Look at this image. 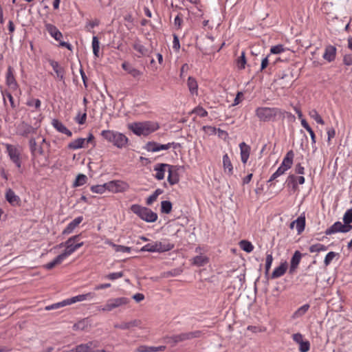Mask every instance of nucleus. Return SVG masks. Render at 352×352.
<instances>
[{
    "label": "nucleus",
    "instance_id": "1",
    "mask_svg": "<svg viewBox=\"0 0 352 352\" xmlns=\"http://www.w3.org/2000/svg\"><path fill=\"white\" fill-rule=\"evenodd\" d=\"M101 135L107 142L119 148L126 147L129 142L125 135L115 131L104 130L101 132Z\"/></svg>",
    "mask_w": 352,
    "mask_h": 352
},
{
    "label": "nucleus",
    "instance_id": "2",
    "mask_svg": "<svg viewBox=\"0 0 352 352\" xmlns=\"http://www.w3.org/2000/svg\"><path fill=\"white\" fill-rule=\"evenodd\" d=\"M292 116L290 113L282 111L278 108L258 107L256 109V115L261 121L267 122L273 120L276 116L285 117V114Z\"/></svg>",
    "mask_w": 352,
    "mask_h": 352
},
{
    "label": "nucleus",
    "instance_id": "3",
    "mask_svg": "<svg viewBox=\"0 0 352 352\" xmlns=\"http://www.w3.org/2000/svg\"><path fill=\"white\" fill-rule=\"evenodd\" d=\"M131 210L141 219L146 222L153 223L157 219V213L153 212L148 208L143 207L138 204H133L131 206Z\"/></svg>",
    "mask_w": 352,
    "mask_h": 352
},
{
    "label": "nucleus",
    "instance_id": "4",
    "mask_svg": "<svg viewBox=\"0 0 352 352\" xmlns=\"http://www.w3.org/2000/svg\"><path fill=\"white\" fill-rule=\"evenodd\" d=\"M94 296H95V294L91 293V292H89V293H87L85 294H80V295H78V296L72 297L70 298L64 300L62 302L54 303L51 305H48V306L45 307V310H47V311L52 310V309H59L60 307H65L66 305H69L73 303H76L77 302L84 301L86 300H91Z\"/></svg>",
    "mask_w": 352,
    "mask_h": 352
},
{
    "label": "nucleus",
    "instance_id": "5",
    "mask_svg": "<svg viewBox=\"0 0 352 352\" xmlns=\"http://www.w3.org/2000/svg\"><path fill=\"white\" fill-rule=\"evenodd\" d=\"M174 248V245L166 241H155L148 243L141 248L142 252H164Z\"/></svg>",
    "mask_w": 352,
    "mask_h": 352
},
{
    "label": "nucleus",
    "instance_id": "6",
    "mask_svg": "<svg viewBox=\"0 0 352 352\" xmlns=\"http://www.w3.org/2000/svg\"><path fill=\"white\" fill-rule=\"evenodd\" d=\"M294 152L293 151H289L286 154L284 157L280 166L276 170V171L271 176L268 182H271L273 180L276 179L277 177L283 175L287 170L291 168L293 164L294 159Z\"/></svg>",
    "mask_w": 352,
    "mask_h": 352
},
{
    "label": "nucleus",
    "instance_id": "7",
    "mask_svg": "<svg viewBox=\"0 0 352 352\" xmlns=\"http://www.w3.org/2000/svg\"><path fill=\"white\" fill-rule=\"evenodd\" d=\"M131 130L138 135H147L157 129L154 124L150 122L134 123L130 126Z\"/></svg>",
    "mask_w": 352,
    "mask_h": 352
},
{
    "label": "nucleus",
    "instance_id": "8",
    "mask_svg": "<svg viewBox=\"0 0 352 352\" xmlns=\"http://www.w3.org/2000/svg\"><path fill=\"white\" fill-rule=\"evenodd\" d=\"M6 151L10 160L16 165L18 168H21V152L17 146L6 144Z\"/></svg>",
    "mask_w": 352,
    "mask_h": 352
},
{
    "label": "nucleus",
    "instance_id": "9",
    "mask_svg": "<svg viewBox=\"0 0 352 352\" xmlns=\"http://www.w3.org/2000/svg\"><path fill=\"white\" fill-rule=\"evenodd\" d=\"M45 28L49 34L57 41H60L59 45L61 47H65L68 50H72L71 44L66 43L65 41H62L61 38H63L62 33L57 29V28L50 23H47L45 25Z\"/></svg>",
    "mask_w": 352,
    "mask_h": 352
},
{
    "label": "nucleus",
    "instance_id": "10",
    "mask_svg": "<svg viewBox=\"0 0 352 352\" xmlns=\"http://www.w3.org/2000/svg\"><path fill=\"white\" fill-rule=\"evenodd\" d=\"M129 302V299L125 297L109 299V300H107L104 306L102 308V310L104 311H110L113 309H116L124 305H126Z\"/></svg>",
    "mask_w": 352,
    "mask_h": 352
},
{
    "label": "nucleus",
    "instance_id": "11",
    "mask_svg": "<svg viewBox=\"0 0 352 352\" xmlns=\"http://www.w3.org/2000/svg\"><path fill=\"white\" fill-rule=\"evenodd\" d=\"M351 229V225H346L345 223H342L340 221H337L334 223L330 228H327L325 230L324 234L326 235H331L337 232L346 233L349 232Z\"/></svg>",
    "mask_w": 352,
    "mask_h": 352
},
{
    "label": "nucleus",
    "instance_id": "12",
    "mask_svg": "<svg viewBox=\"0 0 352 352\" xmlns=\"http://www.w3.org/2000/svg\"><path fill=\"white\" fill-rule=\"evenodd\" d=\"M77 238L78 236H72L65 242V250L63 252V254L65 256V258L71 255L77 249L84 245V243L82 241L80 243H74V239H76Z\"/></svg>",
    "mask_w": 352,
    "mask_h": 352
},
{
    "label": "nucleus",
    "instance_id": "13",
    "mask_svg": "<svg viewBox=\"0 0 352 352\" xmlns=\"http://www.w3.org/2000/svg\"><path fill=\"white\" fill-rule=\"evenodd\" d=\"M201 331H190V332H186V333H182L178 335L173 336L170 338L171 341L174 344H177L180 342H183L188 340H191L192 338H199L200 337Z\"/></svg>",
    "mask_w": 352,
    "mask_h": 352
},
{
    "label": "nucleus",
    "instance_id": "14",
    "mask_svg": "<svg viewBox=\"0 0 352 352\" xmlns=\"http://www.w3.org/2000/svg\"><path fill=\"white\" fill-rule=\"evenodd\" d=\"M109 191L113 192H124L127 190L129 186L127 183L120 180H113L108 182Z\"/></svg>",
    "mask_w": 352,
    "mask_h": 352
},
{
    "label": "nucleus",
    "instance_id": "15",
    "mask_svg": "<svg viewBox=\"0 0 352 352\" xmlns=\"http://www.w3.org/2000/svg\"><path fill=\"white\" fill-rule=\"evenodd\" d=\"M177 145V144H175V142L168 143L166 144H160L155 142H148L146 144L145 148L148 151L157 152L161 150H167L170 148L171 146H173L174 148H176Z\"/></svg>",
    "mask_w": 352,
    "mask_h": 352
},
{
    "label": "nucleus",
    "instance_id": "16",
    "mask_svg": "<svg viewBox=\"0 0 352 352\" xmlns=\"http://www.w3.org/2000/svg\"><path fill=\"white\" fill-rule=\"evenodd\" d=\"M17 131L20 135L28 137L31 133H35L36 128L33 127L30 124L21 122L17 126Z\"/></svg>",
    "mask_w": 352,
    "mask_h": 352
},
{
    "label": "nucleus",
    "instance_id": "17",
    "mask_svg": "<svg viewBox=\"0 0 352 352\" xmlns=\"http://www.w3.org/2000/svg\"><path fill=\"white\" fill-rule=\"evenodd\" d=\"M286 183L287 186H292V190L296 191L298 189V184H303L305 183V177L303 176H295L294 175H290L287 177Z\"/></svg>",
    "mask_w": 352,
    "mask_h": 352
},
{
    "label": "nucleus",
    "instance_id": "18",
    "mask_svg": "<svg viewBox=\"0 0 352 352\" xmlns=\"http://www.w3.org/2000/svg\"><path fill=\"white\" fill-rule=\"evenodd\" d=\"M29 146L32 156L35 158L38 155H43L44 151L41 145L37 146L35 138H31L29 140Z\"/></svg>",
    "mask_w": 352,
    "mask_h": 352
},
{
    "label": "nucleus",
    "instance_id": "19",
    "mask_svg": "<svg viewBox=\"0 0 352 352\" xmlns=\"http://www.w3.org/2000/svg\"><path fill=\"white\" fill-rule=\"evenodd\" d=\"M6 199L12 206H19L21 205L20 197L10 188L6 191Z\"/></svg>",
    "mask_w": 352,
    "mask_h": 352
},
{
    "label": "nucleus",
    "instance_id": "20",
    "mask_svg": "<svg viewBox=\"0 0 352 352\" xmlns=\"http://www.w3.org/2000/svg\"><path fill=\"white\" fill-rule=\"evenodd\" d=\"M302 258V254L296 250L290 261L289 274H293L297 269Z\"/></svg>",
    "mask_w": 352,
    "mask_h": 352
},
{
    "label": "nucleus",
    "instance_id": "21",
    "mask_svg": "<svg viewBox=\"0 0 352 352\" xmlns=\"http://www.w3.org/2000/svg\"><path fill=\"white\" fill-rule=\"evenodd\" d=\"M83 217L82 216L78 217L70 222L68 226L63 230L62 234L67 235L71 234L74 230L82 221Z\"/></svg>",
    "mask_w": 352,
    "mask_h": 352
},
{
    "label": "nucleus",
    "instance_id": "22",
    "mask_svg": "<svg viewBox=\"0 0 352 352\" xmlns=\"http://www.w3.org/2000/svg\"><path fill=\"white\" fill-rule=\"evenodd\" d=\"M52 126L60 133L67 135L69 137L72 135V133L69 131L61 122L57 119H54L52 122Z\"/></svg>",
    "mask_w": 352,
    "mask_h": 352
},
{
    "label": "nucleus",
    "instance_id": "23",
    "mask_svg": "<svg viewBox=\"0 0 352 352\" xmlns=\"http://www.w3.org/2000/svg\"><path fill=\"white\" fill-rule=\"evenodd\" d=\"M141 323V320L135 319L130 322H123L120 324H116L114 327L120 329H129L132 327H139Z\"/></svg>",
    "mask_w": 352,
    "mask_h": 352
},
{
    "label": "nucleus",
    "instance_id": "24",
    "mask_svg": "<svg viewBox=\"0 0 352 352\" xmlns=\"http://www.w3.org/2000/svg\"><path fill=\"white\" fill-rule=\"evenodd\" d=\"M241 149V157L243 164H246L250 156V147L245 142H241L239 144Z\"/></svg>",
    "mask_w": 352,
    "mask_h": 352
},
{
    "label": "nucleus",
    "instance_id": "25",
    "mask_svg": "<svg viewBox=\"0 0 352 352\" xmlns=\"http://www.w3.org/2000/svg\"><path fill=\"white\" fill-rule=\"evenodd\" d=\"M50 64L52 66V67L53 68L54 72L56 73V77L58 78H59L60 80H63L64 74H65L64 69L63 67H61L59 65L58 63L55 60H50Z\"/></svg>",
    "mask_w": 352,
    "mask_h": 352
},
{
    "label": "nucleus",
    "instance_id": "26",
    "mask_svg": "<svg viewBox=\"0 0 352 352\" xmlns=\"http://www.w3.org/2000/svg\"><path fill=\"white\" fill-rule=\"evenodd\" d=\"M287 269V264L286 262L281 263L278 267H276L273 271L271 278L272 279L282 276Z\"/></svg>",
    "mask_w": 352,
    "mask_h": 352
},
{
    "label": "nucleus",
    "instance_id": "27",
    "mask_svg": "<svg viewBox=\"0 0 352 352\" xmlns=\"http://www.w3.org/2000/svg\"><path fill=\"white\" fill-rule=\"evenodd\" d=\"M336 49L332 45L326 47L323 58L329 62L333 61L336 58Z\"/></svg>",
    "mask_w": 352,
    "mask_h": 352
},
{
    "label": "nucleus",
    "instance_id": "28",
    "mask_svg": "<svg viewBox=\"0 0 352 352\" xmlns=\"http://www.w3.org/2000/svg\"><path fill=\"white\" fill-rule=\"evenodd\" d=\"M6 84L12 88H16L17 82L13 74V69L9 66L6 74Z\"/></svg>",
    "mask_w": 352,
    "mask_h": 352
},
{
    "label": "nucleus",
    "instance_id": "29",
    "mask_svg": "<svg viewBox=\"0 0 352 352\" xmlns=\"http://www.w3.org/2000/svg\"><path fill=\"white\" fill-rule=\"evenodd\" d=\"M67 147H68V148L72 149V150H76L78 148H85V147H86L85 140V138H78V139L71 142L70 143H69V144L67 145Z\"/></svg>",
    "mask_w": 352,
    "mask_h": 352
},
{
    "label": "nucleus",
    "instance_id": "30",
    "mask_svg": "<svg viewBox=\"0 0 352 352\" xmlns=\"http://www.w3.org/2000/svg\"><path fill=\"white\" fill-rule=\"evenodd\" d=\"M169 164H157L154 170L157 171L155 178L158 180H162L164 178V173L166 168H169Z\"/></svg>",
    "mask_w": 352,
    "mask_h": 352
},
{
    "label": "nucleus",
    "instance_id": "31",
    "mask_svg": "<svg viewBox=\"0 0 352 352\" xmlns=\"http://www.w3.org/2000/svg\"><path fill=\"white\" fill-rule=\"evenodd\" d=\"M173 166L170 165L168 168V182L170 185L176 184L179 182V176L176 170H173Z\"/></svg>",
    "mask_w": 352,
    "mask_h": 352
},
{
    "label": "nucleus",
    "instance_id": "32",
    "mask_svg": "<svg viewBox=\"0 0 352 352\" xmlns=\"http://www.w3.org/2000/svg\"><path fill=\"white\" fill-rule=\"evenodd\" d=\"M223 166L224 171L226 173H228V174H229V175L232 174L233 166H232V162H231L228 154H225L223 156Z\"/></svg>",
    "mask_w": 352,
    "mask_h": 352
},
{
    "label": "nucleus",
    "instance_id": "33",
    "mask_svg": "<svg viewBox=\"0 0 352 352\" xmlns=\"http://www.w3.org/2000/svg\"><path fill=\"white\" fill-rule=\"evenodd\" d=\"M65 258V256L61 253L58 256H57L52 261L47 263L45 265V268L47 270H52L56 265L60 264L63 261Z\"/></svg>",
    "mask_w": 352,
    "mask_h": 352
},
{
    "label": "nucleus",
    "instance_id": "34",
    "mask_svg": "<svg viewBox=\"0 0 352 352\" xmlns=\"http://www.w3.org/2000/svg\"><path fill=\"white\" fill-rule=\"evenodd\" d=\"M122 67L125 71H126L134 78H137L141 75V72L138 69L134 68L126 63H122Z\"/></svg>",
    "mask_w": 352,
    "mask_h": 352
},
{
    "label": "nucleus",
    "instance_id": "35",
    "mask_svg": "<svg viewBox=\"0 0 352 352\" xmlns=\"http://www.w3.org/2000/svg\"><path fill=\"white\" fill-rule=\"evenodd\" d=\"M133 47L134 50L138 52L142 56H149L151 53V51L150 50L146 48L140 43H134Z\"/></svg>",
    "mask_w": 352,
    "mask_h": 352
},
{
    "label": "nucleus",
    "instance_id": "36",
    "mask_svg": "<svg viewBox=\"0 0 352 352\" xmlns=\"http://www.w3.org/2000/svg\"><path fill=\"white\" fill-rule=\"evenodd\" d=\"M109 190L108 182L102 185H96L91 187V190L95 193L102 194L106 190Z\"/></svg>",
    "mask_w": 352,
    "mask_h": 352
},
{
    "label": "nucleus",
    "instance_id": "37",
    "mask_svg": "<svg viewBox=\"0 0 352 352\" xmlns=\"http://www.w3.org/2000/svg\"><path fill=\"white\" fill-rule=\"evenodd\" d=\"M87 177L84 174H78L73 184V187H78L82 186L87 182Z\"/></svg>",
    "mask_w": 352,
    "mask_h": 352
},
{
    "label": "nucleus",
    "instance_id": "38",
    "mask_svg": "<svg viewBox=\"0 0 352 352\" xmlns=\"http://www.w3.org/2000/svg\"><path fill=\"white\" fill-rule=\"evenodd\" d=\"M208 262V259L206 256L199 255L196 256L193 258V264L197 266H203Z\"/></svg>",
    "mask_w": 352,
    "mask_h": 352
},
{
    "label": "nucleus",
    "instance_id": "39",
    "mask_svg": "<svg viewBox=\"0 0 352 352\" xmlns=\"http://www.w3.org/2000/svg\"><path fill=\"white\" fill-rule=\"evenodd\" d=\"M239 245L241 248L248 253L251 252L254 249V246L252 245V244L250 241L246 240H242L241 241H240Z\"/></svg>",
    "mask_w": 352,
    "mask_h": 352
},
{
    "label": "nucleus",
    "instance_id": "40",
    "mask_svg": "<svg viewBox=\"0 0 352 352\" xmlns=\"http://www.w3.org/2000/svg\"><path fill=\"white\" fill-rule=\"evenodd\" d=\"M296 224V229L298 231V233H301L305 227V219L302 217H299L297 218V219L295 220Z\"/></svg>",
    "mask_w": 352,
    "mask_h": 352
},
{
    "label": "nucleus",
    "instance_id": "41",
    "mask_svg": "<svg viewBox=\"0 0 352 352\" xmlns=\"http://www.w3.org/2000/svg\"><path fill=\"white\" fill-rule=\"evenodd\" d=\"M172 210V204L170 201H162L161 202V212L164 214H169Z\"/></svg>",
    "mask_w": 352,
    "mask_h": 352
},
{
    "label": "nucleus",
    "instance_id": "42",
    "mask_svg": "<svg viewBox=\"0 0 352 352\" xmlns=\"http://www.w3.org/2000/svg\"><path fill=\"white\" fill-rule=\"evenodd\" d=\"M93 52L96 57L99 56L100 43L97 36H94L92 40Z\"/></svg>",
    "mask_w": 352,
    "mask_h": 352
},
{
    "label": "nucleus",
    "instance_id": "43",
    "mask_svg": "<svg viewBox=\"0 0 352 352\" xmlns=\"http://www.w3.org/2000/svg\"><path fill=\"white\" fill-rule=\"evenodd\" d=\"M188 86L190 91L193 94L197 91V82L192 77H189L188 79Z\"/></svg>",
    "mask_w": 352,
    "mask_h": 352
},
{
    "label": "nucleus",
    "instance_id": "44",
    "mask_svg": "<svg viewBox=\"0 0 352 352\" xmlns=\"http://www.w3.org/2000/svg\"><path fill=\"white\" fill-rule=\"evenodd\" d=\"M309 114L310 117L315 120L317 123L320 124H324V120H322V118L316 109H312L311 111H310Z\"/></svg>",
    "mask_w": 352,
    "mask_h": 352
},
{
    "label": "nucleus",
    "instance_id": "45",
    "mask_svg": "<svg viewBox=\"0 0 352 352\" xmlns=\"http://www.w3.org/2000/svg\"><path fill=\"white\" fill-rule=\"evenodd\" d=\"M245 64H246L245 55V52H243L241 53V56H239L237 59V65L240 69H243L245 68Z\"/></svg>",
    "mask_w": 352,
    "mask_h": 352
},
{
    "label": "nucleus",
    "instance_id": "46",
    "mask_svg": "<svg viewBox=\"0 0 352 352\" xmlns=\"http://www.w3.org/2000/svg\"><path fill=\"white\" fill-rule=\"evenodd\" d=\"M343 221L346 225H350L352 223V208L345 212L343 217Z\"/></svg>",
    "mask_w": 352,
    "mask_h": 352
},
{
    "label": "nucleus",
    "instance_id": "47",
    "mask_svg": "<svg viewBox=\"0 0 352 352\" xmlns=\"http://www.w3.org/2000/svg\"><path fill=\"white\" fill-rule=\"evenodd\" d=\"M91 344H80L77 346L75 349H73V352H87L89 349L90 348V345Z\"/></svg>",
    "mask_w": 352,
    "mask_h": 352
},
{
    "label": "nucleus",
    "instance_id": "48",
    "mask_svg": "<svg viewBox=\"0 0 352 352\" xmlns=\"http://www.w3.org/2000/svg\"><path fill=\"white\" fill-rule=\"evenodd\" d=\"M336 253L334 252H329L325 256L324 258V265L326 266L329 265L331 262L332 261V260L335 258V256H336Z\"/></svg>",
    "mask_w": 352,
    "mask_h": 352
},
{
    "label": "nucleus",
    "instance_id": "49",
    "mask_svg": "<svg viewBox=\"0 0 352 352\" xmlns=\"http://www.w3.org/2000/svg\"><path fill=\"white\" fill-rule=\"evenodd\" d=\"M299 351L300 352H307L310 348L309 342L307 340H303L301 343L299 344Z\"/></svg>",
    "mask_w": 352,
    "mask_h": 352
},
{
    "label": "nucleus",
    "instance_id": "50",
    "mask_svg": "<svg viewBox=\"0 0 352 352\" xmlns=\"http://www.w3.org/2000/svg\"><path fill=\"white\" fill-rule=\"evenodd\" d=\"M87 110H85V113L80 115V113L76 117L75 120L79 124H83L86 122L87 119Z\"/></svg>",
    "mask_w": 352,
    "mask_h": 352
},
{
    "label": "nucleus",
    "instance_id": "51",
    "mask_svg": "<svg viewBox=\"0 0 352 352\" xmlns=\"http://www.w3.org/2000/svg\"><path fill=\"white\" fill-rule=\"evenodd\" d=\"M284 50L285 49L283 45H277L272 47L270 49V52L272 54H278L284 52Z\"/></svg>",
    "mask_w": 352,
    "mask_h": 352
},
{
    "label": "nucleus",
    "instance_id": "52",
    "mask_svg": "<svg viewBox=\"0 0 352 352\" xmlns=\"http://www.w3.org/2000/svg\"><path fill=\"white\" fill-rule=\"evenodd\" d=\"M112 245L115 248V250L116 252H131V248L121 245H116L112 244Z\"/></svg>",
    "mask_w": 352,
    "mask_h": 352
},
{
    "label": "nucleus",
    "instance_id": "53",
    "mask_svg": "<svg viewBox=\"0 0 352 352\" xmlns=\"http://www.w3.org/2000/svg\"><path fill=\"white\" fill-rule=\"evenodd\" d=\"M273 261V257L272 254H267L265 260V273L267 274L271 267Z\"/></svg>",
    "mask_w": 352,
    "mask_h": 352
},
{
    "label": "nucleus",
    "instance_id": "54",
    "mask_svg": "<svg viewBox=\"0 0 352 352\" xmlns=\"http://www.w3.org/2000/svg\"><path fill=\"white\" fill-rule=\"evenodd\" d=\"M309 305H304L303 306L300 307L296 312H295V315L297 316H302L304 314H305L307 310L309 309Z\"/></svg>",
    "mask_w": 352,
    "mask_h": 352
},
{
    "label": "nucleus",
    "instance_id": "55",
    "mask_svg": "<svg viewBox=\"0 0 352 352\" xmlns=\"http://www.w3.org/2000/svg\"><path fill=\"white\" fill-rule=\"evenodd\" d=\"M123 276H124V273L122 272H113V273L109 274L107 276V278L110 280H116L117 278H122Z\"/></svg>",
    "mask_w": 352,
    "mask_h": 352
},
{
    "label": "nucleus",
    "instance_id": "56",
    "mask_svg": "<svg viewBox=\"0 0 352 352\" xmlns=\"http://www.w3.org/2000/svg\"><path fill=\"white\" fill-rule=\"evenodd\" d=\"M194 112L201 118L206 117L208 115V112L201 107L195 108Z\"/></svg>",
    "mask_w": 352,
    "mask_h": 352
},
{
    "label": "nucleus",
    "instance_id": "57",
    "mask_svg": "<svg viewBox=\"0 0 352 352\" xmlns=\"http://www.w3.org/2000/svg\"><path fill=\"white\" fill-rule=\"evenodd\" d=\"M173 47L176 50L178 51L180 48V44L179 38L176 34H173Z\"/></svg>",
    "mask_w": 352,
    "mask_h": 352
},
{
    "label": "nucleus",
    "instance_id": "58",
    "mask_svg": "<svg viewBox=\"0 0 352 352\" xmlns=\"http://www.w3.org/2000/svg\"><path fill=\"white\" fill-rule=\"evenodd\" d=\"M27 105L31 107L34 106L36 108H38L41 106V101L38 99H33L27 102Z\"/></svg>",
    "mask_w": 352,
    "mask_h": 352
},
{
    "label": "nucleus",
    "instance_id": "59",
    "mask_svg": "<svg viewBox=\"0 0 352 352\" xmlns=\"http://www.w3.org/2000/svg\"><path fill=\"white\" fill-rule=\"evenodd\" d=\"M85 327V321L82 320V321H80L76 324H74V330H83Z\"/></svg>",
    "mask_w": 352,
    "mask_h": 352
},
{
    "label": "nucleus",
    "instance_id": "60",
    "mask_svg": "<svg viewBox=\"0 0 352 352\" xmlns=\"http://www.w3.org/2000/svg\"><path fill=\"white\" fill-rule=\"evenodd\" d=\"M166 349L165 346H149L150 352H160L164 351Z\"/></svg>",
    "mask_w": 352,
    "mask_h": 352
},
{
    "label": "nucleus",
    "instance_id": "61",
    "mask_svg": "<svg viewBox=\"0 0 352 352\" xmlns=\"http://www.w3.org/2000/svg\"><path fill=\"white\" fill-rule=\"evenodd\" d=\"M293 340L298 344L303 341L302 336L300 333L293 334Z\"/></svg>",
    "mask_w": 352,
    "mask_h": 352
},
{
    "label": "nucleus",
    "instance_id": "62",
    "mask_svg": "<svg viewBox=\"0 0 352 352\" xmlns=\"http://www.w3.org/2000/svg\"><path fill=\"white\" fill-rule=\"evenodd\" d=\"M135 352H150L149 346L141 345L135 349Z\"/></svg>",
    "mask_w": 352,
    "mask_h": 352
},
{
    "label": "nucleus",
    "instance_id": "63",
    "mask_svg": "<svg viewBox=\"0 0 352 352\" xmlns=\"http://www.w3.org/2000/svg\"><path fill=\"white\" fill-rule=\"evenodd\" d=\"M344 63L346 65H352V54L345 55L344 57Z\"/></svg>",
    "mask_w": 352,
    "mask_h": 352
},
{
    "label": "nucleus",
    "instance_id": "64",
    "mask_svg": "<svg viewBox=\"0 0 352 352\" xmlns=\"http://www.w3.org/2000/svg\"><path fill=\"white\" fill-rule=\"evenodd\" d=\"M132 298L136 302H139L144 299V296L142 294L138 293V294H134Z\"/></svg>",
    "mask_w": 352,
    "mask_h": 352
}]
</instances>
